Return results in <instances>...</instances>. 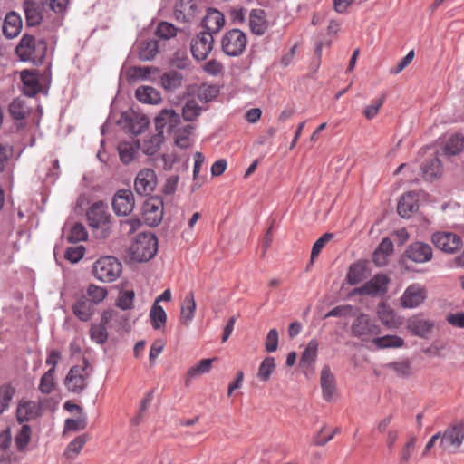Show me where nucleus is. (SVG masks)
Here are the masks:
<instances>
[{
    "label": "nucleus",
    "instance_id": "f257e3e1",
    "mask_svg": "<svg viewBox=\"0 0 464 464\" xmlns=\"http://www.w3.org/2000/svg\"><path fill=\"white\" fill-rule=\"evenodd\" d=\"M86 218L96 237L101 239L109 237L111 232V215L106 203L97 201L92 204L86 212Z\"/></svg>",
    "mask_w": 464,
    "mask_h": 464
},
{
    "label": "nucleus",
    "instance_id": "f03ea898",
    "mask_svg": "<svg viewBox=\"0 0 464 464\" xmlns=\"http://www.w3.org/2000/svg\"><path fill=\"white\" fill-rule=\"evenodd\" d=\"M15 53L21 61L32 62L34 64L43 63L46 53L47 44L44 40H36L34 36L24 34L15 48Z\"/></svg>",
    "mask_w": 464,
    "mask_h": 464
},
{
    "label": "nucleus",
    "instance_id": "7ed1b4c3",
    "mask_svg": "<svg viewBox=\"0 0 464 464\" xmlns=\"http://www.w3.org/2000/svg\"><path fill=\"white\" fill-rule=\"evenodd\" d=\"M158 251V238L150 233H140L129 247L132 260L146 262L151 259Z\"/></svg>",
    "mask_w": 464,
    "mask_h": 464
},
{
    "label": "nucleus",
    "instance_id": "20e7f679",
    "mask_svg": "<svg viewBox=\"0 0 464 464\" xmlns=\"http://www.w3.org/2000/svg\"><path fill=\"white\" fill-rule=\"evenodd\" d=\"M439 449L441 454L453 455L459 452L464 441V421L449 425L440 432Z\"/></svg>",
    "mask_w": 464,
    "mask_h": 464
},
{
    "label": "nucleus",
    "instance_id": "39448f33",
    "mask_svg": "<svg viewBox=\"0 0 464 464\" xmlns=\"http://www.w3.org/2000/svg\"><path fill=\"white\" fill-rule=\"evenodd\" d=\"M122 265L114 256H107L99 258L92 266L93 276L103 283L116 281L121 275Z\"/></svg>",
    "mask_w": 464,
    "mask_h": 464
},
{
    "label": "nucleus",
    "instance_id": "423d86ee",
    "mask_svg": "<svg viewBox=\"0 0 464 464\" xmlns=\"http://www.w3.org/2000/svg\"><path fill=\"white\" fill-rule=\"evenodd\" d=\"M89 368V362L84 358L82 365H75L70 369L64 380V384L69 392L81 393L87 388L91 375Z\"/></svg>",
    "mask_w": 464,
    "mask_h": 464
},
{
    "label": "nucleus",
    "instance_id": "0eeeda50",
    "mask_svg": "<svg viewBox=\"0 0 464 464\" xmlns=\"http://www.w3.org/2000/svg\"><path fill=\"white\" fill-rule=\"evenodd\" d=\"M246 36L239 29H232L227 32L221 40L222 51L231 57L241 55L246 47Z\"/></svg>",
    "mask_w": 464,
    "mask_h": 464
},
{
    "label": "nucleus",
    "instance_id": "6e6552de",
    "mask_svg": "<svg viewBox=\"0 0 464 464\" xmlns=\"http://www.w3.org/2000/svg\"><path fill=\"white\" fill-rule=\"evenodd\" d=\"M428 297L427 288L420 283L409 285L399 301L400 305L404 309H415L420 307Z\"/></svg>",
    "mask_w": 464,
    "mask_h": 464
},
{
    "label": "nucleus",
    "instance_id": "1a4fd4ad",
    "mask_svg": "<svg viewBox=\"0 0 464 464\" xmlns=\"http://www.w3.org/2000/svg\"><path fill=\"white\" fill-rule=\"evenodd\" d=\"M351 329L353 335L362 341H369L380 334V327L365 314L356 315Z\"/></svg>",
    "mask_w": 464,
    "mask_h": 464
},
{
    "label": "nucleus",
    "instance_id": "9d476101",
    "mask_svg": "<svg viewBox=\"0 0 464 464\" xmlns=\"http://www.w3.org/2000/svg\"><path fill=\"white\" fill-rule=\"evenodd\" d=\"M164 213L163 200L159 197L148 198L142 206V217L149 227L158 226Z\"/></svg>",
    "mask_w": 464,
    "mask_h": 464
},
{
    "label": "nucleus",
    "instance_id": "9b49d317",
    "mask_svg": "<svg viewBox=\"0 0 464 464\" xmlns=\"http://www.w3.org/2000/svg\"><path fill=\"white\" fill-rule=\"evenodd\" d=\"M214 46V36L208 32H200L191 40L190 50L198 61L205 60Z\"/></svg>",
    "mask_w": 464,
    "mask_h": 464
},
{
    "label": "nucleus",
    "instance_id": "f8f14e48",
    "mask_svg": "<svg viewBox=\"0 0 464 464\" xmlns=\"http://www.w3.org/2000/svg\"><path fill=\"white\" fill-rule=\"evenodd\" d=\"M112 209L117 216L126 217L130 215L135 207V198L132 191L121 188L112 198Z\"/></svg>",
    "mask_w": 464,
    "mask_h": 464
},
{
    "label": "nucleus",
    "instance_id": "ddd939ff",
    "mask_svg": "<svg viewBox=\"0 0 464 464\" xmlns=\"http://www.w3.org/2000/svg\"><path fill=\"white\" fill-rule=\"evenodd\" d=\"M319 343L315 339L311 340L302 353L299 367L306 377L315 374Z\"/></svg>",
    "mask_w": 464,
    "mask_h": 464
},
{
    "label": "nucleus",
    "instance_id": "4468645a",
    "mask_svg": "<svg viewBox=\"0 0 464 464\" xmlns=\"http://www.w3.org/2000/svg\"><path fill=\"white\" fill-rule=\"evenodd\" d=\"M157 186V176L153 169L140 170L134 180L135 191L140 196L150 195Z\"/></svg>",
    "mask_w": 464,
    "mask_h": 464
},
{
    "label": "nucleus",
    "instance_id": "2eb2a0df",
    "mask_svg": "<svg viewBox=\"0 0 464 464\" xmlns=\"http://www.w3.org/2000/svg\"><path fill=\"white\" fill-rule=\"evenodd\" d=\"M180 124V117L173 109L161 110L155 118V127L159 132L163 133L166 130L171 134Z\"/></svg>",
    "mask_w": 464,
    "mask_h": 464
},
{
    "label": "nucleus",
    "instance_id": "dca6fc26",
    "mask_svg": "<svg viewBox=\"0 0 464 464\" xmlns=\"http://www.w3.org/2000/svg\"><path fill=\"white\" fill-rule=\"evenodd\" d=\"M432 243L446 253H454L461 246V238L451 232H436L432 235Z\"/></svg>",
    "mask_w": 464,
    "mask_h": 464
},
{
    "label": "nucleus",
    "instance_id": "f3484780",
    "mask_svg": "<svg viewBox=\"0 0 464 464\" xmlns=\"http://www.w3.org/2000/svg\"><path fill=\"white\" fill-rule=\"evenodd\" d=\"M404 255L415 263H425L431 260L432 248L429 244L414 242L407 246Z\"/></svg>",
    "mask_w": 464,
    "mask_h": 464
},
{
    "label": "nucleus",
    "instance_id": "a211bd4d",
    "mask_svg": "<svg viewBox=\"0 0 464 464\" xmlns=\"http://www.w3.org/2000/svg\"><path fill=\"white\" fill-rule=\"evenodd\" d=\"M42 414L39 402L34 401H21L16 410V419L19 423L30 421Z\"/></svg>",
    "mask_w": 464,
    "mask_h": 464
},
{
    "label": "nucleus",
    "instance_id": "6ab92c4d",
    "mask_svg": "<svg viewBox=\"0 0 464 464\" xmlns=\"http://www.w3.org/2000/svg\"><path fill=\"white\" fill-rule=\"evenodd\" d=\"M389 279L384 275H376L370 281L365 283L362 286L356 289V292L361 295H377L384 294L387 291Z\"/></svg>",
    "mask_w": 464,
    "mask_h": 464
},
{
    "label": "nucleus",
    "instance_id": "aec40b11",
    "mask_svg": "<svg viewBox=\"0 0 464 464\" xmlns=\"http://www.w3.org/2000/svg\"><path fill=\"white\" fill-rule=\"evenodd\" d=\"M321 390L326 401L333 402L335 401L337 397L335 379L328 367H324L321 371Z\"/></svg>",
    "mask_w": 464,
    "mask_h": 464
},
{
    "label": "nucleus",
    "instance_id": "412c9836",
    "mask_svg": "<svg viewBox=\"0 0 464 464\" xmlns=\"http://www.w3.org/2000/svg\"><path fill=\"white\" fill-rule=\"evenodd\" d=\"M418 195L415 192H408L401 197L397 211L401 218H408L418 210Z\"/></svg>",
    "mask_w": 464,
    "mask_h": 464
},
{
    "label": "nucleus",
    "instance_id": "4be33fe9",
    "mask_svg": "<svg viewBox=\"0 0 464 464\" xmlns=\"http://www.w3.org/2000/svg\"><path fill=\"white\" fill-rule=\"evenodd\" d=\"M225 24V19L222 13L216 9H209L202 20L204 32H208L211 35L218 34Z\"/></svg>",
    "mask_w": 464,
    "mask_h": 464
},
{
    "label": "nucleus",
    "instance_id": "5701e85b",
    "mask_svg": "<svg viewBox=\"0 0 464 464\" xmlns=\"http://www.w3.org/2000/svg\"><path fill=\"white\" fill-rule=\"evenodd\" d=\"M26 24L29 26L38 25L43 20V6L34 0H25L24 3Z\"/></svg>",
    "mask_w": 464,
    "mask_h": 464
},
{
    "label": "nucleus",
    "instance_id": "b1692460",
    "mask_svg": "<svg viewBox=\"0 0 464 464\" xmlns=\"http://www.w3.org/2000/svg\"><path fill=\"white\" fill-rule=\"evenodd\" d=\"M22 29V19L19 14L10 12L6 14L3 24V34L8 39L16 37Z\"/></svg>",
    "mask_w": 464,
    "mask_h": 464
},
{
    "label": "nucleus",
    "instance_id": "393cba45",
    "mask_svg": "<svg viewBox=\"0 0 464 464\" xmlns=\"http://www.w3.org/2000/svg\"><path fill=\"white\" fill-rule=\"evenodd\" d=\"M74 315L82 322H87L94 314L95 308L85 296L80 297L72 307Z\"/></svg>",
    "mask_w": 464,
    "mask_h": 464
},
{
    "label": "nucleus",
    "instance_id": "a878e982",
    "mask_svg": "<svg viewBox=\"0 0 464 464\" xmlns=\"http://www.w3.org/2000/svg\"><path fill=\"white\" fill-rule=\"evenodd\" d=\"M378 316L382 324L389 329L398 328L401 324L400 316L396 314L393 309L385 304H381L378 306Z\"/></svg>",
    "mask_w": 464,
    "mask_h": 464
},
{
    "label": "nucleus",
    "instance_id": "bb28decb",
    "mask_svg": "<svg viewBox=\"0 0 464 464\" xmlns=\"http://www.w3.org/2000/svg\"><path fill=\"white\" fill-rule=\"evenodd\" d=\"M249 26L253 34L263 35L268 28L266 13L262 9L252 10L249 15Z\"/></svg>",
    "mask_w": 464,
    "mask_h": 464
},
{
    "label": "nucleus",
    "instance_id": "cd10ccee",
    "mask_svg": "<svg viewBox=\"0 0 464 464\" xmlns=\"http://www.w3.org/2000/svg\"><path fill=\"white\" fill-rule=\"evenodd\" d=\"M194 126L191 124L179 125L172 133L175 144L182 149H187L191 145V135Z\"/></svg>",
    "mask_w": 464,
    "mask_h": 464
},
{
    "label": "nucleus",
    "instance_id": "c85d7f7f",
    "mask_svg": "<svg viewBox=\"0 0 464 464\" xmlns=\"http://www.w3.org/2000/svg\"><path fill=\"white\" fill-rule=\"evenodd\" d=\"M21 81L24 84V93L29 97L34 96L41 90L38 77L29 71L21 72Z\"/></svg>",
    "mask_w": 464,
    "mask_h": 464
},
{
    "label": "nucleus",
    "instance_id": "c756f323",
    "mask_svg": "<svg viewBox=\"0 0 464 464\" xmlns=\"http://www.w3.org/2000/svg\"><path fill=\"white\" fill-rule=\"evenodd\" d=\"M214 359H202L188 369L185 378V385L189 386L193 379L210 372Z\"/></svg>",
    "mask_w": 464,
    "mask_h": 464
},
{
    "label": "nucleus",
    "instance_id": "7c9ffc66",
    "mask_svg": "<svg viewBox=\"0 0 464 464\" xmlns=\"http://www.w3.org/2000/svg\"><path fill=\"white\" fill-rule=\"evenodd\" d=\"M434 327V323L430 320L422 318H412L409 321V329L411 332L420 337H426Z\"/></svg>",
    "mask_w": 464,
    "mask_h": 464
},
{
    "label": "nucleus",
    "instance_id": "2f4dec72",
    "mask_svg": "<svg viewBox=\"0 0 464 464\" xmlns=\"http://www.w3.org/2000/svg\"><path fill=\"white\" fill-rule=\"evenodd\" d=\"M196 311L194 294L190 291L184 298L180 311V321L183 324H189Z\"/></svg>",
    "mask_w": 464,
    "mask_h": 464
},
{
    "label": "nucleus",
    "instance_id": "473e14b6",
    "mask_svg": "<svg viewBox=\"0 0 464 464\" xmlns=\"http://www.w3.org/2000/svg\"><path fill=\"white\" fill-rule=\"evenodd\" d=\"M393 251V243L392 241L385 237L382 240L377 249L374 251L373 254V261L374 263L379 266H382L386 264L387 260L386 257L391 255Z\"/></svg>",
    "mask_w": 464,
    "mask_h": 464
},
{
    "label": "nucleus",
    "instance_id": "72a5a7b5",
    "mask_svg": "<svg viewBox=\"0 0 464 464\" xmlns=\"http://www.w3.org/2000/svg\"><path fill=\"white\" fill-rule=\"evenodd\" d=\"M135 96L143 103L157 104L161 101L160 92L150 86L139 87L136 90Z\"/></svg>",
    "mask_w": 464,
    "mask_h": 464
},
{
    "label": "nucleus",
    "instance_id": "f704fd0d",
    "mask_svg": "<svg viewBox=\"0 0 464 464\" xmlns=\"http://www.w3.org/2000/svg\"><path fill=\"white\" fill-rule=\"evenodd\" d=\"M160 82L165 90L172 92L181 87L183 76L176 71H169L161 75Z\"/></svg>",
    "mask_w": 464,
    "mask_h": 464
},
{
    "label": "nucleus",
    "instance_id": "c9c22d12",
    "mask_svg": "<svg viewBox=\"0 0 464 464\" xmlns=\"http://www.w3.org/2000/svg\"><path fill=\"white\" fill-rule=\"evenodd\" d=\"M423 178L426 180H432L440 177L442 173V166L438 158L430 159L422 166Z\"/></svg>",
    "mask_w": 464,
    "mask_h": 464
},
{
    "label": "nucleus",
    "instance_id": "e433bc0d",
    "mask_svg": "<svg viewBox=\"0 0 464 464\" xmlns=\"http://www.w3.org/2000/svg\"><path fill=\"white\" fill-rule=\"evenodd\" d=\"M150 319L153 329H162L167 322V314L158 304H153L150 311Z\"/></svg>",
    "mask_w": 464,
    "mask_h": 464
},
{
    "label": "nucleus",
    "instance_id": "4c0bfd02",
    "mask_svg": "<svg viewBox=\"0 0 464 464\" xmlns=\"http://www.w3.org/2000/svg\"><path fill=\"white\" fill-rule=\"evenodd\" d=\"M417 438L414 435L408 437L399 452V464H408L415 452Z\"/></svg>",
    "mask_w": 464,
    "mask_h": 464
},
{
    "label": "nucleus",
    "instance_id": "58836bf2",
    "mask_svg": "<svg viewBox=\"0 0 464 464\" xmlns=\"http://www.w3.org/2000/svg\"><path fill=\"white\" fill-rule=\"evenodd\" d=\"M9 112L14 119L24 120L30 114L31 110L24 100L17 98L10 103Z\"/></svg>",
    "mask_w": 464,
    "mask_h": 464
},
{
    "label": "nucleus",
    "instance_id": "ea45409f",
    "mask_svg": "<svg viewBox=\"0 0 464 464\" xmlns=\"http://www.w3.org/2000/svg\"><path fill=\"white\" fill-rule=\"evenodd\" d=\"M159 52V44L156 40L142 42L140 45L139 58L141 61H151Z\"/></svg>",
    "mask_w": 464,
    "mask_h": 464
},
{
    "label": "nucleus",
    "instance_id": "a19ab883",
    "mask_svg": "<svg viewBox=\"0 0 464 464\" xmlns=\"http://www.w3.org/2000/svg\"><path fill=\"white\" fill-rule=\"evenodd\" d=\"M372 342L379 349L399 348L404 344L403 339L397 335H385L382 337H375L373 338Z\"/></svg>",
    "mask_w": 464,
    "mask_h": 464
},
{
    "label": "nucleus",
    "instance_id": "79ce46f5",
    "mask_svg": "<svg viewBox=\"0 0 464 464\" xmlns=\"http://www.w3.org/2000/svg\"><path fill=\"white\" fill-rule=\"evenodd\" d=\"M163 140V133L157 131L156 134L143 140L142 150L147 155L152 156L160 150Z\"/></svg>",
    "mask_w": 464,
    "mask_h": 464
},
{
    "label": "nucleus",
    "instance_id": "37998d69",
    "mask_svg": "<svg viewBox=\"0 0 464 464\" xmlns=\"http://www.w3.org/2000/svg\"><path fill=\"white\" fill-rule=\"evenodd\" d=\"M464 149V137L459 134L451 136L444 146V152L453 156L461 152Z\"/></svg>",
    "mask_w": 464,
    "mask_h": 464
},
{
    "label": "nucleus",
    "instance_id": "c03bdc74",
    "mask_svg": "<svg viewBox=\"0 0 464 464\" xmlns=\"http://www.w3.org/2000/svg\"><path fill=\"white\" fill-rule=\"evenodd\" d=\"M31 427L27 424H24L14 437V443L18 451L23 452L25 450L31 440Z\"/></svg>",
    "mask_w": 464,
    "mask_h": 464
},
{
    "label": "nucleus",
    "instance_id": "a18cd8bd",
    "mask_svg": "<svg viewBox=\"0 0 464 464\" xmlns=\"http://www.w3.org/2000/svg\"><path fill=\"white\" fill-rule=\"evenodd\" d=\"M366 276V269L362 264H353L347 274V281L350 285H354L362 282Z\"/></svg>",
    "mask_w": 464,
    "mask_h": 464
},
{
    "label": "nucleus",
    "instance_id": "49530a36",
    "mask_svg": "<svg viewBox=\"0 0 464 464\" xmlns=\"http://www.w3.org/2000/svg\"><path fill=\"white\" fill-rule=\"evenodd\" d=\"M86 294L90 298L88 300L92 302L95 306L96 304H99L106 298L108 292L106 288L102 286L91 284L87 287Z\"/></svg>",
    "mask_w": 464,
    "mask_h": 464
},
{
    "label": "nucleus",
    "instance_id": "de8ad7c7",
    "mask_svg": "<svg viewBox=\"0 0 464 464\" xmlns=\"http://www.w3.org/2000/svg\"><path fill=\"white\" fill-rule=\"evenodd\" d=\"M276 369L273 357H266L259 365L257 377L262 382H267Z\"/></svg>",
    "mask_w": 464,
    "mask_h": 464
},
{
    "label": "nucleus",
    "instance_id": "09e8293b",
    "mask_svg": "<svg viewBox=\"0 0 464 464\" xmlns=\"http://www.w3.org/2000/svg\"><path fill=\"white\" fill-rule=\"evenodd\" d=\"M202 108L195 100H188L182 108V116L185 121H192L201 113Z\"/></svg>",
    "mask_w": 464,
    "mask_h": 464
},
{
    "label": "nucleus",
    "instance_id": "8fccbe9b",
    "mask_svg": "<svg viewBox=\"0 0 464 464\" xmlns=\"http://www.w3.org/2000/svg\"><path fill=\"white\" fill-rule=\"evenodd\" d=\"M90 335L93 342L99 344H103L108 339L107 328L100 323L92 324Z\"/></svg>",
    "mask_w": 464,
    "mask_h": 464
},
{
    "label": "nucleus",
    "instance_id": "3c124183",
    "mask_svg": "<svg viewBox=\"0 0 464 464\" xmlns=\"http://www.w3.org/2000/svg\"><path fill=\"white\" fill-rule=\"evenodd\" d=\"M54 389L53 369H49L41 378L39 391L43 394H50Z\"/></svg>",
    "mask_w": 464,
    "mask_h": 464
},
{
    "label": "nucleus",
    "instance_id": "603ef678",
    "mask_svg": "<svg viewBox=\"0 0 464 464\" xmlns=\"http://www.w3.org/2000/svg\"><path fill=\"white\" fill-rule=\"evenodd\" d=\"M118 151L121 162L129 164L132 161L136 150L132 144L129 142H121L118 146Z\"/></svg>",
    "mask_w": 464,
    "mask_h": 464
},
{
    "label": "nucleus",
    "instance_id": "864d4df0",
    "mask_svg": "<svg viewBox=\"0 0 464 464\" xmlns=\"http://www.w3.org/2000/svg\"><path fill=\"white\" fill-rule=\"evenodd\" d=\"M135 293L133 290L121 291L117 300V306L122 310H130L133 306Z\"/></svg>",
    "mask_w": 464,
    "mask_h": 464
},
{
    "label": "nucleus",
    "instance_id": "5fc2aeb1",
    "mask_svg": "<svg viewBox=\"0 0 464 464\" xmlns=\"http://www.w3.org/2000/svg\"><path fill=\"white\" fill-rule=\"evenodd\" d=\"M68 241L77 243L83 241L87 238V231L84 226L81 223H76L72 226L67 237Z\"/></svg>",
    "mask_w": 464,
    "mask_h": 464
},
{
    "label": "nucleus",
    "instance_id": "6e6d98bb",
    "mask_svg": "<svg viewBox=\"0 0 464 464\" xmlns=\"http://www.w3.org/2000/svg\"><path fill=\"white\" fill-rule=\"evenodd\" d=\"M358 314V309L352 305H339L332 309L327 313L324 317L330 316H356Z\"/></svg>",
    "mask_w": 464,
    "mask_h": 464
},
{
    "label": "nucleus",
    "instance_id": "4d7b16f0",
    "mask_svg": "<svg viewBox=\"0 0 464 464\" xmlns=\"http://www.w3.org/2000/svg\"><path fill=\"white\" fill-rule=\"evenodd\" d=\"M14 389L10 385H4L0 387V413L4 412L9 406Z\"/></svg>",
    "mask_w": 464,
    "mask_h": 464
},
{
    "label": "nucleus",
    "instance_id": "13d9d810",
    "mask_svg": "<svg viewBox=\"0 0 464 464\" xmlns=\"http://www.w3.org/2000/svg\"><path fill=\"white\" fill-rule=\"evenodd\" d=\"M218 94V88L215 85L203 84L198 91V97L201 102H208Z\"/></svg>",
    "mask_w": 464,
    "mask_h": 464
},
{
    "label": "nucleus",
    "instance_id": "bf43d9fd",
    "mask_svg": "<svg viewBox=\"0 0 464 464\" xmlns=\"http://www.w3.org/2000/svg\"><path fill=\"white\" fill-rule=\"evenodd\" d=\"M176 34V27L167 22H161L156 29V35L162 39H169L174 37Z\"/></svg>",
    "mask_w": 464,
    "mask_h": 464
},
{
    "label": "nucleus",
    "instance_id": "052dcab7",
    "mask_svg": "<svg viewBox=\"0 0 464 464\" xmlns=\"http://www.w3.org/2000/svg\"><path fill=\"white\" fill-rule=\"evenodd\" d=\"M87 441V438L84 435L78 436L72 441H71L66 449L65 454L68 458H73L71 453L77 455L80 453L84 444Z\"/></svg>",
    "mask_w": 464,
    "mask_h": 464
},
{
    "label": "nucleus",
    "instance_id": "680f3d73",
    "mask_svg": "<svg viewBox=\"0 0 464 464\" xmlns=\"http://www.w3.org/2000/svg\"><path fill=\"white\" fill-rule=\"evenodd\" d=\"M85 254V248L82 246L68 247L64 253V257L71 263H77Z\"/></svg>",
    "mask_w": 464,
    "mask_h": 464
},
{
    "label": "nucleus",
    "instance_id": "e2e57ef3",
    "mask_svg": "<svg viewBox=\"0 0 464 464\" xmlns=\"http://www.w3.org/2000/svg\"><path fill=\"white\" fill-rule=\"evenodd\" d=\"M171 65L178 69H187L190 65V60L185 52L178 51L171 59Z\"/></svg>",
    "mask_w": 464,
    "mask_h": 464
},
{
    "label": "nucleus",
    "instance_id": "0e129e2a",
    "mask_svg": "<svg viewBox=\"0 0 464 464\" xmlns=\"http://www.w3.org/2000/svg\"><path fill=\"white\" fill-rule=\"evenodd\" d=\"M140 221L138 218H130L126 220H121L120 223L121 231L125 235H130L140 227Z\"/></svg>",
    "mask_w": 464,
    "mask_h": 464
},
{
    "label": "nucleus",
    "instance_id": "69168bd1",
    "mask_svg": "<svg viewBox=\"0 0 464 464\" xmlns=\"http://www.w3.org/2000/svg\"><path fill=\"white\" fill-rule=\"evenodd\" d=\"M265 347L267 353H274L278 347V332L276 329H271L266 338Z\"/></svg>",
    "mask_w": 464,
    "mask_h": 464
},
{
    "label": "nucleus",
    "instance_id": "338daca9",
    "mask_svg": "<svg viewBox=\"0 0 464 464\" xmlns=\"http://www.w3.org/2000/svg\"><path fill=\"white\" fill-rule=\"evenodd\" d=\"M414 52L410 51L402 59L399 61L395 67L390 69L391 74H398L402 72L413 60Z\"/></svg>",
    "mask_w": 464,
    "mask_h": 464
},
{
    "label": "nucleus",
    "instance_id": "774afa93",
    "mask_svg": "<svg viewBox=\"0 0 464 464\" xmlns=\"http://www.w3.org/2000/svg\"><path fill=\"white\" fill-rule=\"evenodd\" d=\"M87 425L86 417L77 419H68L65 421V430L77 431L85 429Z\"/></svg>",
    "mask_w": 464,
    "mask_h": 464
}]
</instances>
